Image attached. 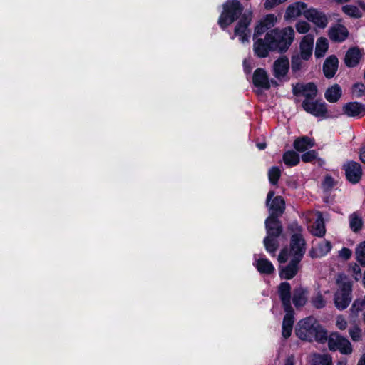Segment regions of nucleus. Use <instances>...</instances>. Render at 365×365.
<instances>
[{"instance_id": "nucleus-1", "label": "nucleus", "mask_w": 365, "mask_h": 365, "mask_svg": "<svg viewBox=\"0 0 365 365\" xmlns=\"http://www.w3.org/2000/svg\"><path fill=\"white\" fill-rule=\"evenodd\" d=\"M294 39V31L291 26L274 29L268 31L264 39H257L254 43V51L260 57H266L269 51H286Z\"/></svg>"}, {"instance_id": "nucleus-2", "label": "nucleus", "mask_w": 365, "mask_h": 365, "mask_svg": "<svg viewBox=\"0 0 365 365\" xmlns=\"http://www.w3.org/2000/svg\"><path fill=\"white\" fill-rule=\"evenodd\" d=\"M296 334L299 339L305 341L315 340L323 342L327 340V332L312 317L298 322L296 327Z\"/></svg>"}, {"instance_id": "nucleus-3", "label": "nucleus", "mask_w": 365, "mask_h": 365, "mask_svg": "<svg viewBox=\"0 0 365 365\" xmlns=\"http://www.w3.org/2000/svg\"><path fill=\"white\" fill-rule=\"evenodd\" d=\"M337 288L334 294V304L339 310H344L352 299V282L346 277L339 275L336 279Z\"/></svg>"}, {"instance_id": "nucleus-4", "label": "nucleus", "mask_w": 365, "mask_h": 365, "mask_svg": "<svg viewBox=\"0 0 365 365\" xmlns=\"http://www.w3.org/2000/svg\"><path fill=\"white\" fill-rule=\"evenodd\" d=\"M243 7L237 0H227L218 19L221 28L225 29L233 23L242 13Z\"/></svg>"}, {"instance_id": "nucleus-5", "label": "nucleus", "mask_w": 365, "mask_h": 365, "mask_svg": "<svg viewBox=\"0 0 365 365\" xmlns=\"http://www.w3.org/2000/svg\"><path fill=\"white\" fill-rule=\"evenodd\" d=\"M305 242L300 234L293 235L291 239V250L288 253L286 250H282L279 257L278 261L280 263L287 262L289 255L292 257V259L300 261L304 252H305Z\"/></svg>"}, {"instance_id": "nucleus-6", "label": "nucleus", "mask_w": 365, "mask_h": 365, "mask_svg": "<svg viewBox=\"0 0 365 365\" xmlns=\"http://www.w3.org/2000/svg\"><path fill=\"white\" fill-rule=\"evenodd\" d=\"M328 346L331 351L339 350L343 354H350L352 346L350 341L337 332H332L327 339Z\"/></svg>"}, {"instance_id": "nucleus-7", "label": "nucleus", "mask_w": 365, "mask_h": 365, "mask_svg": "<svg viewBox=\"0 0 365 365\" xmlns=\"http://www.w3.org/2000/svg\"><path fill=\"white\" fill-rule=\"evenodd\" d=\"M252 14L251 11L245 12L241 17L235 29V35L240 37V41L244 43L249 41L250 31L248 29L252 21Z\"/></svg>"}, {"instance_id": "nucleus-8", "label": "nucleus", "mask_w": 365, "mask_h": 365, "mask_svg": "<svg viewBox=\"0 0 365 365\" xmlns=\"http://www.w3.org/2000/svg\"><path fill=\"white\" fill-rule=\"evenodd\" d=\"M274 192L269 191L267 197V205L269 207V216L278 217L281 215L284 210V201L280 196L274 197Z\"/></svg>"}, {"instance_id": "nucleus-9", "label": "nucleus", "mask_w": 365, "mask_h": 365, "mask_svg": "<svg viewBox=\"0 0 365 365\" xmlns=\"http://www.w3.org/2000/svg\"><path fill=\"white\" fill-rule=\"evenodd\" d=\"M302 106L307 113L319 118H327V110L324 102L311 101L305 99L302 103Z\"/></svg>"}, {"instance_id": "nucleus-10", "label": "nucleus", "mask_w": 365, "mask_h": 365, "mask_svg": "<svg viewBox=\"0 0 365 365\" xmlns=\"http://www.w3.org/2000/svg\"><path fill=\"white\" fill-rule=\"evenodd\" d=\"M304 16L320 28H325L328 24L327 16L316 9H309L304 13Z\"/></svg>"}, {"instance_id": "nucleus-11", "label": "nucleus", "mask_w": 365, "mask_h": 365, "mask_svg": "<svg viewBox=\"0 0 365 365\" xmlns=\"http://www.w3.org/2000/svg\"><path fill=\"white\" fill-rule=\"evenodd\" d=\"M347 180L351 183L358 182L362 175L361 165L356 162H349L344 165Z\"/></svg>"}, {"instance_id": "nucleus-12", "label": "nucleus", "mask_w": 365, "mask_h": 365, "mask_svg": "<svg viewBox=\"0 0 365 365\" xmlns=\"http://www.w3.org/2000/svg\"><path fill=\"white\" fill-rule=\"evenodd\" d=\"M314 44V36L311 34H307L303 37L300 42L299 48L300 53L304 60H309L312 55Z\"/></svg>"}, {"instance_id": "nucleus-13", "label": "nucleus", "mask_w": 365, "mask_h": 365, "mask_svg": "<svg viewBox=\"0 0 365 365\" xmlns=\"http://www.w3.org/2000/svg\"><path fill=\"white\" fill-rule=\"evenodd\" d=\"M348 36V29L341 24L333 26L329 30L330 39L335 42H342L347 38Z\"/></svg>"}, {"instance_id": "nucleus-14", "label": "nucleus", "mask_w": 365, "mask_h": 365, "mask_svg": "<svg viewBox=\"0 0 365 365\" xmlns=\"http://www.w3.org/2000/svg\"><path fill=\"white\" fill-rule=\"evenodd\" d=\"M312 218L314 220V222L309 227L310 232L315 236L322 237L326 231L322 215L317 212L312 214Z\"/></svg>"}, {"instance_id": "nucleus-15", "label": "nucleus", "mask_w": 365, "mask_h": 365, "mask_svg": "<svg viewBox=\"0 0 365 365\" xmlns=\"http://www.w3.org/2000/svg\"><path fill=\"white\" fill-rule=\"evenodd\" d=\"M290 291L291 287L289 283L282 282L279 284L278 292L279 294V297L282 302L284 310H289L292 307L290 302Z\"/></svg>"}, {"instance_id": "nucleus-16", "label": "nucleus", "mask_w": 365, "mask_h": 365, "mask_svg": "<svg viewBox=\"0 0 365 365\" xmlns=\"http://www.w3.org/2000/svg\"><path fill=\"white\" fill-rule=\"evenodd\" d=\"M289 62L287 58L282 57L274 61L273 71L275 77L280 78L284 77L289 69Z\"/></svg>"}, {"instance_id": "nucleus-17", "label": "nucleus", "mask_w": 365, "mask_h": 365, "mask_svg": "<svg viewBox=\"0 0 365 365\" xmlns=\"http://www.w3.org/2000/svg\"><path fill=\"white\" fill-rule=\"evenodd\" d=\"M307 4L303 2H296L290 5L286 11V19H295L301 15L304 16V13L307 10Z\"/></svg>"}, {"instance_id": "nucleus-18", "label": "nucleus", "mask_w": 365, "mask_h": 365, "mask_svg": "<svg viewBox=\"0 0 365 365\" xmlns=\"http://www.w3.org/2000/svg\"><path fill=\"white\" fill-rule=\"evenodd\" d=\"M338 59L334 56H330L325 60L323 65V71L327 78H331L335 75L338 69Z\"/></svg>"}, {"instance_id": "nucleus-19", "label": "nucleus", "mask_w": 365, "mask_h": 365, "mask_svg": "<svg viewBox=\"0 0 365 365\" xmlns=\"http://www.w3.org/2000/svg\"><path fill=\"white\" fill-rule=\"evenodd\" d=\"M343 111L349 117H357L365 114V107L359 103L351 102L344 106Z\"/></svg>"}, {"instance_id": "nucleus-20", "label": "nucleus", "mask_w": 365, "mask_h": 365, "mask_svg": "<svg viewBox=\"0 0 365 365\" xmlns=\"http://www.w3.org/2000/svg\"><path fill=\"white\" fill-rule=\"evenodd\" d=\"M331 250V245L329 241H322L313 247L309 252L312 258H320L327 255Z\"/></svg>"}, {"instance_id": "nucleus-21", "label": "nucleus", "mask_w": 365, "mask_h": 365, "mask_svg": "<svg viewBox=\"0 0 365 365\" xmlns=\"http://www.w3.org/2000/svg\"><path fill=\"white\" fill-rule=\"evenodd\" d=\"M286 314L282 322V336L287 339L291 335L294 324V312L292 307L289 310H284Z\"/></svg>"}, {"instance_id": "nucleus-22", "label": "nucleus", "mask_w": 365, "mask_h": 365, "mask_svg": "<svg viewBox=\"0 0 365 365\" xmlns=\"http://www.w3.org/2000/svg\"><path fill=\"white\" fill-rule=\"evenodd\" d=\"M277 217L269 216L265 222L267 236L278 237L282 232V226Z\"/></svg>"}, {"instance_id": "nucleus-23", "label": "nucleus", "mask_w": 365, "mask_h": 365, "mask_svg": "<svg viewBox=\"0 0 365 365\" xmlns=\"http://www.w3.org/2000/svg\"><path fill=\"white\" fill-rule=\"evenodd\" d=\"M253 83L257 86L264 89H268L270 87L268 76L264 69H257L253 75Z\"/></svg>"}, {"instance_id": "nucleus-24", "label": "nucleus", "mask_w": 365, "mask_h": 365, "mask_svg": "<svg viewBox=\"0 0 365 365\" xmlns=\"http://www.w3.org/2000/svg\"><path fill=\"white\" fill-rule=\"evenodd\" d=\"M361 56L362 54L359 48H350L345 56L344 61L346 65L349 67L356 66L359 63Z\"/></svg>"}, {"instance_id": "nucleus-25", "label": "nucleus", "mask_w": 365, "mask_h": 365, "mask_svg": "<svg viewBox=\"0 0 365 365\" xmlns=\"http://www.w3.org/2000/svg\"><path fill=\"white\" fill-rule=\"evenodd\" d=\"M299 262L292 259L290 263L280 271V277L287 279L293 278L298 272V264Z\"/></svg>"}, {"instance_id": "nucleus-26", "label": "nucleus", "mask_w": 365, "mask_h": 365, "mask_svg": "<svg viewBox=\"0 0 365 365\" xmlns=\"http://www.w3.org/2000/svg\"><path fill=\"white\" fill-rule=\"evenodd\" d=\"M292 300L296 307H303L307 302V291L302 287L295 289Z\"/></svg>"}, {"instance_id": "nucleus-27", "label": "nucleus", "mask_w": 365, "mask_h": 365, "mask_svg": "<svg viewBox=\"0 0 365 365\" xmlns=\"http://www.w3.org/2000/svg\"><path fill=\"white\" fill-rule=\"evenodd\" d=\"M314 145V140L307 136L298 138L294 142V148L299 152H304Z\"/></svg>"}, {"instance_id": "nucleus-28", "label": "nucleus", "mask_w": 365, "mask_h": 365, "mask_svg": "<svg viewBox=\"0 0 365 365\" xmlns=\"http://www.w3.org/2000/svg\"><path fill=\"white\" fill-rule=\"evenodd\" d=\"M349 227L354 232H359L363 227L364 220L361 215L358 212H353L349 216Z\"/></svg>"}, {"instance_id": "nucleus-29", "label": "nucleus", "mask_w": 365, "mask_h": 365, "mask_svg": "<svg viewBox=\"0 0 365 365\" xmlns=\"http://www.w3.org/2000/svg\"><path fill=\"white\" fill-rule=\"evenodd\" d=\"M341 93V87L338 84H334L328 88L324 96L329 102L335 103L340 98Z\"/></svg>"}, {"instance_id": "nucleus-30", "label": "nucleus", "mask_w": 365, "mask_h": 365, "mask_svg": "<svg viewBox=\"0 0 365 365\" xmlns=\"http://www.w3.org/2000/svg\"><path fill=\"white\" fill-rule=\"evenodd\" d=\"M255 267L260 273L269 274L274 270L272 264L267 259L260 258L256 261Z\"/></svg>"}, {"instance_id": "nucleus-31", "label": "nucleus", "mask_w": 365, "mask_h": 365, "mask_svg": "<svg viewBox=\"0 0 365 365\" xmlns=\"http://www.w3.org/2000/svg\"><path fill=\"white\" fill-rule=\"evenodd\" d=\"M312 365H332V359L330 355L314 354L311 359Z\"/></svg>"}, {"instance_id": "nucleus-32", "label": "nucleus", "mask_w": 365, "mask_h": 365, "mask_svg": "<svg viewBox=\"0 0 365 365\" xmlns=\"http://www.w3.org/2000/svg\"><path fill=\"white\" fill-rule=\"evenodd\" d=\"M329 48V43L327 38L320 37L317 39L315 48V56L317 58L323 57Z\"/></svg>"}, {"instance_id": "nucleus-33", "label": "nucleus", "mask_w": 365, "mask_h": 365, "mask_svg": "<svg viewBox=\"0 0 365 365\" xmlns=\"http://www.w3.org/2000/svg\"><path fill=\"white\" fill-rule=\"evenodd\" d=\"M283 160L287 165L294 166L299 163V156L294 151H287L283 155Z\"/></svg>"}, {"instance_id": "nucleus-34", "label": "nucleus", "mask_w": 365, "mask_h": 365, "mask_svg": "<svg viewBox=\"0 0 365 365\" xmlns=\"http://www.w3.org/2000/svg\"><path fill=\"white\" fill-rule=\"evenodd\" d=\"M274 236H267L264 240V244L267 252L274 253L278 247V244Z\"/></svg>"}, {"instance_id": "nucleus-35", "label": "nucleus", "mask_w": 365, "mask_h": 365, "mask_svg": "<svg viewBox=\"0 0 365 365\" xmlns=\"http://www.w3.org/2000/svg\"><path fill=\"white\" fill-rule=\"evenodd\" d=\"M342 11L347 16L353 18H360L361 12L360 10L354 5H346L342 7Z\"/></svg>"}, {"instance_id": "nucleus-36", "label": "nucleus", "mask_w": 365, "mask_h": 365, "mask_svg": "<svg viewBox=\"0 0 365 365\" xmlns=\"http://www.w3.org/2000/svg\"><path fill=\"white\" fill-rule=\"evenodd\" d=\"M356 255L357 261L365 266V241L359 243L356 248Z\"/></svg>"}, {"instance_id": "nucleus-37", "label": "nucleus", "mask_w": 365, "mask_h": 365, "mask_svg": "<svg viewBox=\"0 0 365 365\" xmlns=\"http://www.w3.org/2000/svg\"><path fill=\"white\" fill-rule=\"evenodd\" d=\"M303 94L306 99L313 98L317 95V87L314 83H309L304 86Z\"/></svg>"}, {"instance_id": "nucleus-38", "label": "nucleus", "mask_w": 365, "mask_h": 365, "mask_svg": "<svg viewBox=\"0 0 365 365\" xmlns=\"http://www.w3.org/2000/svg\"><path fill=\"white\" fill-rule=\"evenodd\" d=\"M365 305V301L364 299H356L350 308L351 314L357 316L360 312L362 311Z\"/></svg>"}, {"instance_id": "nucleus-39", "label": "nucleus", "mask_w": 365, "mask_h": 365, "mask_svg": "<svg viewBox=\"0 0 365 365\" xmlns=\"http://www.w3.org/2000/svg\"><path fill=\"white\" fill-rule=\"evenodd\" d=\"M305 61L306 60H304V58H302V56H300L299 54L294 56L292 58V64H291L292 71H299L304 66V61Z\"/></svg>"}, {"instance_id": "nucleus-40", "label": "nucleus", "mask_w": 365, "mask_h": 365, "mask_svg": "<svg viewBox=\"0 0 365 365\" xmlns=\"http://www.w3.org/2000/svg\"><path fill=\"white\" fill-rule=\"evenodd\" d=\"M269 180L272 184H276L280 177L281 171L277 167H272L269 170Z\"/></svg>"}, {"instance_id": "nucleus-41", "label": "nucleus", "mask_w": 365, "mask_h": 365, "mask_svg": "<svg viewBox=\"0 0 365 365\" xmlns=\"http://www.w3.org/2000/svg\"><path fill=\"white\" fill-rule=\"evenodd\" d=\"M312 305L317 309H322L326 306V300L321 294H317L311 301Z\"/></svg>"}, {"instance_id": "nucleus-42", "label": "nucleus", "mask_w": 365, "mask_h": 365, "mask_svg": "<svg viewBox=\"0 0 365 365\" xmlns=\"http://www.w3.org/2000/svg\"><path fill=\"white\" fill-rule=\"evenodd\" d=\"M349 333L353 341H359L361 338V330L357 325L351 327Z\"/></svg>"}, {"instance_id": "nucleus-43", "label": "nucleus", "mask_w": 365, "mask_h": 365, "mask_svg": "<svg viewBox=\"0 0 365 365\" xmlns=\"http://www.w3.org/2000/svg\"><path fill=\"white\" fill-rule=\"evenodd\" d=\"M296 30L299 34H306L310 29V25L309 23L304 21H299L296 24Z\"/></svg>"}, {"instance_id": "nucleus-44", "label": "nucleus", "mask_w": 365, "mask_h": 365, "mask_svg": "<svg viewBox=\"0 0 365 365\" xmlns=\"http://www.w3.org/2000/svg\"><path fill=\"white\" fill-rule=\"evenodd\" d=\"M365 86L362 83H356L352 87V93L356 97H361L364 94Z\"/></svg>"}, {"instance_id": "nucleus-45", "label": "nucleus", "mask_w": 365, "mask_h": 365, "mask_svg": "<svg viewBox=\"0 0 365 365\" xmlns=\"http://www.w3.org/2000/svg\"><path fill=\"white\" fill-rule=\"evenodd\" d=\"M347 320L344 316L338 315L336 317V326L339 329L344 331L347 328Z\"/></svg>"}, {"instance_id": "nucleus-46", "label": "nucleus", "mask_w": 365, "mask_h": 365, "mask_svg": "<svg viewBox=\"0 0 365 365\" xmlns=\"http://www.w3.org/2000/svg\"><path fill=\"white\" fill-rule=\"evenodd\" d=\"M269 29L273 27L277 22V17L274 14L267 15L262 21Z\"/></svg>"}, {"instance_id": "nucleus-47", "label": "nucleus", "mask_w": 365, "mask_h": 365, "mask_svg": "<svg viewBox=\"0 0 365 365\" xmlns=\"http://www.w3.org/2000/svg\"><path fill=\"white\" fill-rule=\"evenodd\" d=\"M268 29H269V27H267L264 24H263V22L260 21L255 27L254 38H257L258 36L262 35Z\"/></svg>"}, {"instance_id": "nucleus-48", "label": "nucleus", "mask_w": 365, "mask_h": 365, "mask_svg": "<svg viewBox=\"0 0 365 365\" xmlns=\"http://www.w3.org/2000/svg\"><path fill=\"white\" fill-rule=\"evenodd\" d=\"M317 154L314 150H310L302 155V160L303 162L309 163L312 162L317 158Z\"/></svg>"}, {"instance_id": "nucleus-49", "label": "nucleus", "mask_w": 365, "mask_h": 365, "mask_svg": "<svg viewBox=\"0 0 365 365\" xmlns=\"http://www.w3.org/2000/svg\"><path fill=\"white\" fill-rule=\"evenodd\" d=\"M339 255L342 259L346 260L350 258L351 255V251L346 247H344L339 251Z\"/></svg>"}, {"instance_id": "nucleus-50", "label": "nucleus", "mask_w": 365, "mask_h": 365, "mask_svg": "<svg viewBox=\"0 0 365 365\" xmlns=\"http://www.w3.org/2000/svg\"><path fill=\"white\" fill-rule=\"evenodd\" d=\"M334 185V179L330 176H327L323 182V186L325 189H330Z\"/></svg>"}, {"instance_id": "nucleus-51", "label": "nucleus", "mask_w": 365, "mask_h": 365, "mask_svg": "<svg viewBox=\"0 0 365 365\" xmlns=\"http://www.w3.org/2000/svg\"><path fill=\"white\" fill-rule=\"evenodd\" d=\"M285 365H294V359L293 356H289L287 359Z\"/></svg>"}, {"instance_id": "nucleus-52", "label": "nucleus", "mask_w": 365, "mask_h": 365, "mask_svg": "<svg viewBox=\"0 0 365 365\" xmlns=\"http://www.w3.org/2000/svg\"><path fill=\"white\" fill-rule=\"evenodd\" d=\"M360 159L365 163V148H362L360 151Z\"/></svg>"}, {"instance_id": "nucleus-53", "label": "nucleus", "mask_w": 365, "mask_h": 365, "mask_svg": "<svg viewBox=\"0 0 365 365\" xmlns=\"http://www.w3.org/2000/svg\"><path fill=\"white\" fill-rule=\"evenodd\" d=\"M358 365H365V354L362 356L360 361H359Z\"/></svg>"}, {"instance_id": "nucleus-54", "label": "nucleus", "mask_w": 365, "mask_h": 365, "mask_svg": "<svg viewBox=\"0 0 365 365\" xmlns=\"http://www.w3.org/2000/svg\"><path fill=\"white\" fill-rule=\"evenodd\" d=\"M257 147L259 150H263L266 148V144L264 143H258Z\"/></svg>"}, {"instance_id": "nucleus-55", "label": "nucleus", "mask_w": 365, "mask_h": 365, "mask_svg": "<svg viewBox=\"0 0 365 365\" xmlns=\"http://www.w3.org/2000/svg\"><path fill=\"white\" fill-rule=\"evenodd\" d=\"M359 6L365 11V4L361 1L358 2Z\"/></svg>"}, {"instance_id": "nucleus-56", "label": "nucleus", "mask_w": 365, "mask_h": 365, "mask_svg": "<svg viewBox=\"0 0 365 365\" xmlns=\"http://www.w3.org/2000/svg\"><path fill=\"white\" fill-rule=\"evenodd\" d=\"M336 365H346V360H341L337 362Z\"/></svg>"}, {"instance_id": "nucleus-57", "label": "nucleus", "mask_w": 365, "mask_h": 365, "mask_svg": "<svg viewBox=\"0 0 365 365\" xmlns=\"http://www.w3.org/2000/svg\"><path fill=\"white\" fill-rule=\"evenodd\" d=\"M363 284H364V286L365 287V271H364V273Z\"/></svg>"}, {"instance_id": "nucleus-58", "label": "nucleus", "mask_w": 365, "mask_h": 365, "mask_svg": "<svg viewBox=\"0 0 365 365\" xmlns=\"http://www.w3.org/2000/svg\"><path fill=\"white\" fill-rule=\"evenodd\" d=\"M296 227H297V230H301L300 227H299L297 225H296Z\"/></svg>"}, {"instance_id": "nucleus-59", "label": "nucleus", "mask_w": 365, "mask_h": 365, "mask_svg": "<svg viewBox=\"0 0 365 365\" xmlns=\"http://www.w3.org/2000/svg\"><path fill=\"white\" fill-rule=\"evenodd\" d=\"M364 322H365V314L364 315Z\"/></svg>"}]
</instances>
